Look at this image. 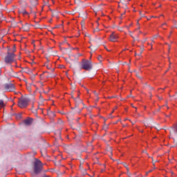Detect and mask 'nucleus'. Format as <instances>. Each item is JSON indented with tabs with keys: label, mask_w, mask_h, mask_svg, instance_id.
Returning a JSON list of instances; mask_svg holds the SVG:
<instances>
[{
	"label": "nucleus",
	"mask_w": 177,
	"mask_h": 177,
	"mask_svg": "<svg viewBox=\"0 0 177 177\" xmlns=\"http://www.w3.org/2000/svg\"><path fill=\"white\" fill-rule=\"evenodd\" d=\"M19 13H20L21 15H23V12H22L21 11H19Z\"/></svg>",
	"instance_id": "nucleus-18"
},
{
	"label": "nucleus",
	"mask_w": 177,
	"mask_h": 177,
	"mask_svg": "<svg viewBox=\"0 0 177 177\" xmlns=\"http://www.w3.org/2000/svg\"><path fill=\"white\" fill-rule=\"evenodd\" d=\"M27 89H28V91H30V87H27Z\"/></svg>",
	"instance_id": "nucleus-19"
},
{
	"label": "nucleus",
	"mask_w": 177,
	"mask_h": 177,
	"mask_svg": "<svg viewBox=\"0 0 177 177\" xmlns=\"http://www.w3.org/2000/svg\"><path fill=\"white\" fill-rule=\"evenodd\" d=\"M101 59H102V56L100 55V56L98 57V59L100 60Z\"/></svg>",
	"instance_id": "nucleus-17"
},
{
	"label": "nucleus",
	"mask_w": 177,
	"mask_h": 177,
	"mask_svg": "<svg viewBox=\"0 0 177 177\" xmlns=\"http://www.w3.org/2000/svg\"><path fill=\"white\" fill-rule=\"evenodd\" d=\"M137 24H139V21H137Z\"/></svg>",
	"instance_id": "nucleus-22"
},
{
	"label": "nucleus",
	"mask_w": 177,
	"mask_h": 177,
	"mask_svg": "<svg viewBox=\"0 0 177 177\" xmlns=\"http://www.w3.org/2000/svg\"><path fill=\"white\" fill-rule=\"evenodd\" d=\"M30 104V99L28 98H24L23 99V107L24 109L27 107Z\"/></svg>",
	"instance_id": "nucleus-7"
},
{
	"label": "nucleus",
	"mask_w": 177,
	"mask_h": 177,
	"mask_svg": "<svg viewBox=\"0 0 177 177\" xmlns=\"http://www.w3.org/2000/svg\"><path fill=\"white\" fill-rule=\"evenodd\" d=\"M24 125H26L27 127H30L31 124H32V118H27L24 120Z\"/></svg>",
	"instance_id": "nucleus-6"
},
{
	"label": "nucleus",
	"mask_w": 177,
	"mask_h": 177,
	"mask_svg": "<svg viewBox=\"0 0 177 177\" xmlns=\"http://www.w3.org/2000/svg\"><path fill=\"white\" fill-rule=\"evenodd\" d=\"M114 113V110L111 112V114H113Z\"/></svg>",
	"instance_id": "nucleus-21"
},
{
	"label": "nucleus",
	"mask_w": 177,
	"mask_h": 177,
	"mask_svg": "<svg viewBox=\"0 0 177 177\" xmlns=\"http://www.w3.org/2000/svg\"><path fill=\"white\" fill-rule=\"evenodd\" d=\"M24 15H28V12H27V11H26V10H24V11H23V15L24 16Z\"/></svg>",
	"instance_id": "nucleus-14"
},
{
	"label": "nucleus",
	"mask_w": 177,
	"mask_h": 177,
	"mask_svg": "<svg viewBox=\"0 0 177 177\" xmlns=\"http://www.w3.org/2000/svg\"><path fill=\"white\" fill-rule=\"evenodd\" d=\"M164 26H165V24H164L162 25V27H164Z\"/></svg>",
	"instance_id": "nucleus-23"
},
{
	"label": "nucleus",
	"mask_w": 177,
	"mask_h": 177,
	"mask_svg": "<svg viewBox=\"0 0 177 177\" xmlns=\"http://www.w3.org/2000/svg\"><path fill=\"white\" fill-rule=\"evenodd\" d=\"M15 115L17 121H21V119L23 118V113L21 112V113L15 114Z\"/></svg>",
	"instance_id": "nucleus-8"
},
{
	"label": "nucleus",
	"mask_w": 177,
	"mask_h": 177,
	"mask_svg": "<svg viewBox=\"0 0 177 177\" xmlns=\"http://www.w3.org/2000/svg\"><path fill=\"white\" fill-rule=\"evenodd\" d=\"M154 43V41L152 40L151 44H148V45H151V46H153V44Z\"/></svg>",
	"instance_id": "nucleus-15"
},
{
	"label": "nucleus",
	"mask_w": 177,
	"mask_h": 177,
	"mask_svg": "<svg viewBox=\"0 0 177 177\" xmlns=\"http://www.w3.org/2000/svg\"><path fill=\"white\" fill-rule=\"evenodd\" d=\"M12 52V53H15V52H16V46L15 45L13 46Z\"/></svg>",
	"instance_id": "nucleus-12"
},
{
	"label": "nucleus",
	"mask_w": 177,
	"mask_h": 177,
	"mask_svg": "<svg viewBox=\"0 0 177 177\" xmlns=\"http://www.w3.org/2000/svg\"><path fill=\"white\" fill-rule=\"evenodd\" d=\"M5 89L9 92H12V91H15V84L12 83L7 84L5 85Z\"/></svg>",
	"instance_id": "nucleus-5"
},
{
	"label": "nucleus",
	"mask_w": 177,
	"mask_h": 177,
	"mask_svg": "<svg viewBox=\"0 0 177 177\" xmlns=\"http://www.w3.org/2000/svg\"><path fill=\"white\" fill-rule=\"evenodd\" d=\"M24 28H26V29H25V31H28V30H29L28 26H27V25H25V26H24Z\"/></svg>",
	"instance_id": "nucleus-13"
},
{
	"label": "nucleus",
	"mask_w": 177,
	"mask_h": 177,
	"mask_svg": "<svg viewBox=\"0 0 177 177\" xmlns=\"http://www.w3.org/2000/svg\"><path fill=\"white\" fill-rule=\"evenodd\" d=\"M113 110H117V106L115 107V109Z\"/></svg>",
	"instance_id": "nucleus-20"
},
{
	"label": "nucleus",
	"mask_w": 177,
	"mask_h": 177,
	"mask_svg": "<svg viewBox=\"0 0 177 177\" xmlns=\"http://www.w3.org/2000/svg\"><path fill=\"white\" fill-rule=\"evenodd\" d=\"M92 62L88 59H82L81 63V68L82 70H86V71H91L92 69Z\"/></svg>",
	"instance_id": "nucleus-2"
},
{
	"label": "nucleus",
	"mask_w": 177,
	"mask_h": 177,
	"mask_svg": "<svg viewBox=\"0 0 177 177\" xmlns=\"http://www.w3.org/2000/svg\"><path fill=\"white\" fill-rule=\"evenodd\" d=\"M33 169L35 174H41L44 171V164H42V162L36 159L33 163Z\"/></svg>",
	"instance_id": "nucleus-1"
},
{
	"label": "nucleus",
	"mask_w": 177,
	"mask_h": 177,
	"mask_svg": "<svg viewBox=\"0 0 177 177\" xmlns=\"http://www.w3.org/2000/svg\"><path fill=\"white\" fill-rule=\"evenodd\" d=\"M153 170H149V171L147 172V174H150V172H152Z\"/></svg>",
	"instance_id": "nucleus-16"
},
{
	"label": "nucleus",
	"mask_w": 177,
	"mask_h": 177,
	"mask_svg": "<svg viewBox=\"0 0 177 177\" xmlns=\"http://www.w3.org/2000/svg\"><path fill=\"white\" fill-rule=\"evenodd\" d=\"M19 124H20V125H21V122H20Z\"/></svg>",
	"instance_id": "nucleus-24"
},
{
	"label": "nucleus",
	"mask_w": 177,
	"mask_h": 177,
	"mask_svg": "<svg viewBox=\"0 0 177 177\" xmlns=\"http://www.w3.org/2000/svg\"><path fill=\"white\" fill-rule=\"evenodd\" d=\"M18 106L21 109H23V95L20 98H18Z\"/></svg>",
	"instance_id": "nucleus-9"
},
{
	"label": "nucleus",
	"mask_w": 177,
	"mask_h": 177,
	"mask_svg": "<svg viewBox=\"0 0 177 177\" xmlns=\"http://www.w3.org/2000/svg\"><path fill=\"white\" fill-rule=\"evenodd\" d=\"M109 40L111 42H117V41H118V35L115 34V32H112L109 37Z\"/></svg>",
	"instance_id": "nucleus-4"
},
{
	"label": "nucleus",
	"mask_w": 177,
	"mask_h": 177,
	"mask_svg": "<svg viewBox=\"0 0 177 177\" xmlns=\"http://www.w3.org/2000/svg\"><path fill=\"white\" fill-rule=\"evenodd\" d=\"M15 62V53L8 52L7 56L5 57V62L7 64H10Z\"/></svg>",
	"instance_id": "nucleus-3"
},
{
	"label": "nucleus",
	"mask_w": 177,
	"mask_h": 177,
	"mask_svg": "<svg viewBox=\"0 0 177 177\" xmlns=\"http://www.w3.org/2000/svg\"><path fill=\"white\" fill-rule=\"evenodd\" d=\"M5 104L3 103V100H0V107H3Z\"/></svg>",
	"instance_id": "nucleus-11"
},
{
	"label": "nucleus",
	"mask_w": 177,
	"mask_h": 177,
	"mask_svg": "<svg viewBox=\"0 0 177 177\" xmlns=\"http://www.w3.org/2000/svg\"><path fill=\"white\" fill-rule=\"evenodd\" d=\"M172 128H173V129H174V132H176V133H177V122L173 125Z\"/></svg>",
	"instance_id": "nucleus-10"
}]
</instances>
